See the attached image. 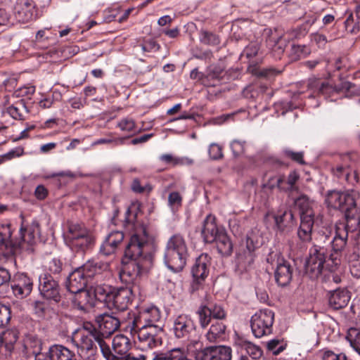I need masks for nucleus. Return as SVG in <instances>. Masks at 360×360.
Masks as SVG:
<instances>
[{"label":"nucleus","mask_w":360,"mask_h":360,"mask_svg":"<svg viewBox=\"0 0 360 360\" xmlns=\"http://www.w3.org/2000/svg\"><path fill=\"white\" fill-rule=\"evenodd\" d=\"M79 269L89 281V279L101 274L103 271H107L109 269V264L102 261L89 260Z\"/></svg>","instance_id":"obj_28"},{"label":"nucleus","mask_w":360,"mask_h":360,"mask_svg":"<svg viewBox=\"0 0 360 360\" xmlns=\"http://www.w3.org/2000/svg\"><path fill=\"white\" fill-rule=\"evenodd\" d=\"M351 347L360 354V328H350L346 336Z\"/></svg>","instance_id":"obj_38"},{"label":"nucleus","mask_w":360,"mask_h":360,"mask_svg":"<svg viewBox=\"0 0 360 360\" xmlns=\"http://www.w3.org/2000/svg\"><path fill=\"white\" fill-rule=\"evenodd\" d=\"M285 214V211L278 215L274 214L273 212H269L264 216V221L267 224H271L273 222L274 223V225L277 229L283 230V221Z\"/></svg>","instance_id":"obj_41"},{"label":"nucleus","mask_w":360,"mask_h":360,"mask_svg":"<svg viewBox=\"0 0 360 360\" xmlns=\"http://www.w3.org/2000/svg\"><path fill=\"white\" fill-rule=\"evenodd\" d=\"M35 360H77L75 354L68 348L60 345H55L51 346L46 358L43 355L38 354L35 356Z\"/></svg>","instance_id":"obj_22"},{"label":"nucleus","mask_w":360,"mask_h":360,"mask_svg":"<svg viewBox=\"0 0 360 360\" xmlns=\"http://www.w3.org/2000/svg\"><path fill=\"white\" fill-rule=\"evenodd\" d=\"M232 350L226 346H213L205 348L196 354V360H231Z\"/></svg>","instance_id":"obj_16"},{"label":"nucleus","mask_w":360,"mask_h":360,"mask_svg":"<svg viewBox=\"0 0 360 360\" xmlns=\"http://www.w3.org/2000/svg\"><path fill=\"white\" fill-rule=\"evenodd\" d=\"M195 324L191 316L180 314L174 318L172 331L178 339H190L195 333Z\"/></svg>","instance_id":"obj_12"},{"label":"nucleus","mask_w":360,"mask_h":360,"mask_svg":"<svg viewBox=\"0 0 360 360\" xmlns=\"http://www.w3.org/2000/svg\"><path fill=\"white\" fill-rule=\"evenodd\" d=\"M161 314L155 307H141L134 316L131 328L148 327V326H161Z\"/></svg>","instance_id":"obj_11"},{"label":"nucleus","mask_w":360,"mask_h":360,"mask_svg":"<svg viewBox=\"0 0 360 360\" xmlns=\"http://www.w3.org/2000/svg\"><path fill=\"white\" fill-rule=\"evenodd\" d=\"M35 92L34 86L26 85L17 89L14 91V96L17 98L26 97L30 98Z\"/></svg>","instance_id":"obj_52"},{"label":"nucleus","mask_w":360,"mask_h":360,"mask_svg":"<svg viewBox=\"0 0 360 360\" xmlns=\"http://www.w3.org/2000/svg\"><path fill=\"white\" fill-rule=\"evenodd\" d=\"M214 242H216L217 250L221 255L229 256L231 255L233 243L225 229L219 232V235H218Z\"/></svg>","instance_id":"obj_32"},{"label":"nucleus","mask_w":360,"mask_h":360,"mask_svg":"<svg viewBox=\"0 0 360 360\" xmlns=\"http://www.w3.org/2000/svg\"><path fill=\"white\" fill-rule=\"evenodd\" d=\"M226 328V326L222 322L213 323L206 333L207 339L211 342L217 341L224 337Z\"/></svg>","instance_id":"obj_36"},{"label":"nucleus","mask_w":360,"mask_h":360,"mask_svg":"<svg viewBox=\"0 0 360 360\" xmlns=\"http://www.w3.org/2000/svg\"><path fill=\"white\" fill-rule=\"evenodd\" d=\"M286 344L279 339H272L267 343V348L274 355H278L285 349Z\"/></svg>","instance_id":"obj_49"},{"label":"nucleus","mask_w":360,"mask_h":360,"mask_svg":"<svg viewBox=\"0 0 360 360\" xmlns=\"http://www.w3.org/2000/svg\"><path fill=\"white\" fill-rule=\"evenodd\" d=\"M311 41L315 43L319 48H323L328 42L326 37L320 33L311 34Z\"/></svg>","instance_id":"obj_62"},{"label":"nucleus","mask_w":360,"mask_h":360,"mask_svg":"<svg viewBox=\"0 0 360 360\" xmlns=\"http://www.w3.org/2000/svg\"><path fill=\"white\" fill-rule=\"evenodd\" d=\"M24 148L22 147H16L11 149L8 153L4 154V157L7 159V161L11 160L15 158L21 157L24 155Z\"/></svg>","instance_id":"obj_64"},{"label":"nucleus","mask_w":360,"mask_h":360,"mask_svg":"<svg viewBox=\"0 0 360 360\" xmlns=\"http://www.w3.org/2000/svg\"><path fill=\"white\" fill-rule=\"evenodd\" d=\"M11 319V311L8 307L0 303V328L8 324Z\"/></svg>","instance_id":"obj_57"},{"label":"nucleus","mask_w":360,"mask_h":360,"mask_svg":"<svg viewBox=\"0 0 360 360\" xmlns=\"http://www.w3.org/2000/svg\"><path fill=\"white\" fill-rule=\"evenodd\" d=\"M18 333L13 330H8L4 332L0 337V342L4 344L8 349H11L14 343L18 340Z\"/></svg>","instance_id":"obj_44"},{"label":"nucleus","mask_w":360,"mask_h":360,"mask_svg":"<svg viewBox=\"0 0 360 360\" xmlns=\"http://www.w3.org/2000/svg\"><path fill=\"white\" fill-rule=\"evenodd\" d=\"M131 188L134 193L141 194H149L153 190V186L150 184L145 183L141 184L139 179L133 180Z\"/></svg>","instance_id":"obj_48"},{"label":"nucleus","mask_w":360,"mask_h":360,"mask_svg":"<svg viewBox=\"0 0 360 360\" xmlns=\"http://www.w3.org/2000/svg\"><path fill=\"white\" fill-rule=\"evenodd\" d=\"M311 49L307 45L292 44L290 51V57L292 60H297L309 55Z\"/></svg>","instance_id":"obj_37"},{"label":"nucleus","mask_w":360,"mask_h":360,"mask_svg":"<svg viewBox=\"0 0 360 360\" xmlns=\"http://www.w3.org/2000/svg\"><path fill=\"white\" fill-rule=\"evenodd\" d=\"M336 175L338 177L344 176L345 180L351 184H354L356 183H358L359 181V176L357 172L355 170H353L349 168H345L341 166L337 167Z\"/></svg>","instance_id":"obj_39"},{"label":"nucleus","mask_w":360,"mask_h":360,"mask_svg":"<svg viewBox=\"0 0 360 360\" xmlns=\"http://www.w3.org/2000/svg\"><path fill=\"white\" fill-rule=\"evenodd\" d=\"M131 332L137 335L139 344L143 347L153 349L162 343L164 333L162 326H148L131 328Z\"/></svg>","instance_id":"obj_7"},{"label":"nucleus","mask_w":360,"mask_h":360,"mask_svg":"<svg viewBox=\"0 0 360 360\" xmlns=\"http://www.w3.org/2000/svg\"><path fill=\"white\" fill-rule=\"evenodd\" d=\"M274 313L269 309L257 311L252 316L250 326L255 338H260L272 333Z\"/></svg>","instance_id":"obj_6"},{"label":"nucleus","mask_w":360,"mask_h":360,"mask_svg":"<svg viewBox=\"0 0 360 360\" xmlns=\"http://www.w3.org/2000/svg\"><path fill=\"white\" fill-rule=\"evenodd\" d=\"M209 266L210 260L207 255L202 254L196 259L191 269L193 278V281L191 284L193 291L199 290L202 285L205 278H207L209 274Z\"/></svg>","instance_id":"obj_14"},{"label":"nucleus","mask_w":360,"mask_h":360,"mask_svg":"<svg viewBox=\"0 0 360 360\" xmlns=\"http://www.w3.org/2000/svg\"><path fill=\"white\" fill-rule=\"evenodd\" d=\"M209 307L213 319L222 320L226 318V312L221 304H214Z\"/></svg>","instance_id":"obj_53"},{"label":"nucleus","mask_w":360,"mask_h":360,"mask_svg":"<svg viewBox=\"0 0 360 360\" xmlns=\"http://www.w3.org/2000/svg\"><path fill=\"white\" fill-rule=\"evenodd\" d=\"M242 347L253 359H258L262 355V349L250 342L244 341L242 344Z\"/></svg>","instance_id":"obj_46"},{"label":"nucleus","mask_w":360,"mask_h":360,"mask_svg":"<svg viewBox=\"0 0 360 360\" xmlns=\"http://www.w3.org/2000/svg\"><path fill=\"white\" fill-rule=\"evenodd\" d=\"M72 342L77 347L78 354L84 359L94 360L97 351L96 342L107 360L105 348L110 349L108 344L100 338L97 329L91 323H84L82 328L77 330L72 336Z\"/></svg>","instance_id":"obj_3"},{"label":"nucleus","mask_w":360,"mask_h":360,"mask_svg":"<svg viewBox=\"0 0 360 360\" xmlns=\"http://www.w3.org/2000/svg\"><path fill=\"white\" fill-rule=\"evenodd\" d=\"M266 43L271 49L274 56L279 58L285 47V41L283 39L282 35L277 34L276 32H271L266 39Z\"/></svg>","instance_id":"obj_31"},{"label":"nucleus","mask_w":360,"mask_h":360,"mask_svg":"<svg viewBox=\"0 0 360 360\" xmlns=\"http://www.w3.org/2000/svg\"><path fill=\"white\" fill-rule=\"evenodd\" d=\"M197 314L200 326L203 328H206L212 318L209 306L207 304L200 305L197 310Z\"/></svg>","instance_id":"obj_40"},{"label":"nucleus","mask_w":360,"mask_h":360,"mask_svg":"<svg viewBox=\"0 0 360 360\" xmlns=\"http://www.w3.org/2000/svg\"><path fill=\"white\" fill-rule=\"evenodd\" d=\"M11 288L15 297L23 298L31 293L33 281L27 274H20L16 276L15 283Z\"/></svg>","instance_id":"obj_23"},{"label":"nucleus","mask_w":360,"mask_h":360,"mask_svg":"<svg viewBox=\"0 0 360 360\" xmlns=\"http://www.w3.org/2000/svg\"><path fill=\"white\" fill-rule=\"evenodd\" d=\"M122 231H115L110 232L106 237L101 246L100 251L105 255H110L114 253L118 245L124 240Z\"/></svg>","instance_id":"obj_26"},{"label":"nucleus","mask_w":360,"mask_h":360,"mask_svg":"<svg viewBox=\"0 0 360 360\" xmlns=\"http://www.w3.org/2000/svg\"><path fill=\"white\" fill-rule=\"evenodd\" d=\"M355 241L354 245H359L360 238V214L351 209L345 214V221L337 222L326 237L332 239L330 241L332 250L340 252L345 248L348 236Z\"/></svg>","instance_id":"obj_2"},{"label":"nucleus","mask_w":360,"mask_h":360,"mask_svg":"<svg viewBox=\"0 0 360 360\" xmlns=\"http://www.w3.org/2000/svg\"><path fill=\"white\" fill-rule=\"evenodd\" d=\"M20 231L22 238V241L19 244L20 246L23 248L25 243L32 246L35 243V236L39 232V225L38 222L33 221L29 229H24L21 228Z\"/></svg>","instance_id":"obj_35"},{"label":"nucleus","mask_w":360,"mask_h":360,"mask_svg":"<svg viewBox=\"0 0 360 360\" xmlns=\"http://www.w3.org/2000/svg\"><path fill=\"white\" fill-rule=\"evenodd\" d=\"M323 360H352L345 353L335 354L330 350L325 351Z\"/></svg>","instance_id":"obj_60"},{"label":"nucleus","mask_w":360,"mask_h":360,"mask_svg":"<svg viewBox=\"0 0 360 360\" xmlns=\"http://www.w3.org/2000/svg\"><path fill=\"white\" fill-rule=\"evenodd\" d=\"M208 154L212 160H219L223 157L222 147L217 143H211L208 148Z\"/></svg>","instance_id":"obj_56"},{"label":"nucleus","mask_w":360,"mask_h":360,"mask_svg":"<svg viewBox=\"0 0 360 360\" xmlns=\"http://www.w3.org/2000/svg\"><path fill=\"white\" fill-rule=\"evenodd\" d=\"M350 300L349 292L347 290L338 289L331 292L329 297V305L334 309L346 307Z\"/></svg>","instance_id":"obj_30"},{"label":"nucleus","mask_w":360,"mask_h":360,"mask_svg":"<svg viewBox=\"0 0 360 360\" xmlns=\"http://www.w3.org/2000/svg\"><path fill=\"white\" fill-rule=\"evenodd\" d=\"M324 248L314 245L305 264V274L311 279L317 278L321 274L326 258Z\"/></svg>","instance_id":"obj_9"},{"label":"nucleus","mask_w":360,"mask_h":360,"mask_svg":"<svg viewBox=\"0 0 360 360\" xmlns=\"http://www.w3.org/2000/svg\"><path fill=\"white\" fill-rule=\"evenodd\" d=\"M314 210L307 207H302L300 213V225L297 231L299 238L303 242L311 240L312 228L314 226Z\"/></svg>","instance_id":"obj_17"},{"label":"nucleus","mask_w":360,"mask_h":360,"mask_svg":"<svg viewBox=\"0 0 360 360\" xmlns=\"http://www.w3.org/2000/svg\"><path fill=\"white\" fill-rule=\"evenodd\" d=\"M46 268L49 273L58 274L62 271L63 263L60 259L53 258L49 262Z\"/></svg>","instance_id":"obj_58"},{"label":"nucleus","mask_w":360,"mask_h":360,"mask_svg":"<svg viewBox=\"0 0 360 360\" xmlns=\"http://www.w3.org/2000/svg\"><path fill=\"white\" fill-rule=\"evenodd\" d=\"M117 126L124 132H134L135 131V122L131 119L124 118L117 123Z\"/></svg>","instance_id":"obj_55"},{"label":"nucleus","mask_w":360,"mask_h":360,"mask_svg":"<svg viewBox=\"0 0 360 360\" xmlns=\"http://www.w3.org/2000/svg\"><path fill=\"white\" fill-rule=\"evenodd\" d=\"M105 354L108 356L107 360H150L153 353L145 350L134 349L124 356H117L112 353L110 349L105 348Z\"/></svg>","instance_id":"obj_27"},{"label":"nucleus","mask_w":360,"mask_h":360,"mask_svg":"<svg viewBox=\"0 0 360 360\" xmlns=\"http://www.w3.org/2000/svg\"><path fill=\"white\" fill-rule=\"evenodd\" d=\"M96 321L98 326L97 333L103 340L117 330L120 324L118 319L106 314L98 316Z\"/></svg>","instance_id":"obj_18"},{"label":"nucleus","mask_w":360,"mask_h":360,"mask_svg":"<svg viewBox=\"0 0 360 360\" xmlns=\"http://www.w3.org/2000/svg\"><path fill=\"white\" fill-rule=\"evenodd\" d=\"M182 198L178 192H172L168 197L169 206L178 207L181 205Z\"/></svg>","instance_id":"obj_63"},{"label":"nucleus","mask_w":360,"mask_h":360,"mask_svg":"<svg viewBox=\"0 0 360 360\" xmlns=\"http://www.w3.org/2000/svg\"><path fill=\"white\" fill-rule=\"evenodd\" d=\"M262 52L260 51V42L258 41H251L248 45H247L243 53H241L242 56H245L248 59L251 60L256 57L259 54H262Z\"/></svg>","instance_id":"obj_42"},{"label":"nucleus","mask_w":360,"mask_h":360,"mask_svg":"<svg viewBox=\"0 0 360 360\" xmlns=\"http://www.w3.org/2000/svg\"><path fill=\"white\" fill-rule=\"evenodd\" d=\"M231 148L234 156H238L245 151V141L234 140L231 143Z\"/></svg>","instance_id":"obj_61"},{"label":"nucleus","mask_w":360,"mask_h":360,"mask_svg":"<svg viewBox=\"0 0 360 360\" xmlns=\"http://www.w3.org/2000/svg\"><path fill=\"white\" fill-rule=\"evenodd\" d=\"M224 73V68L220 65H212L209 66L207 70L205 78L207 82H210V80L219 81L222 77Z\"/></svg>","instance_id":"obj_45"},{"label":"nucleus","mask_w":360,"mask_h":360,"mask_svg":"<svg viewBox=\"0 0 360 360\" xmlns=\"http://www.w3.org/2000/svg\"><path fill=\"white\" fill-rule=\"evenodd\" d=\"M112 347L115 354L124 356L131 348L130 340L124 335H117L113 338Z\"/></svg>","instance_id":"obj_34"},{"label":"nucleus","mask_w":360,"mask_h":360,"mask_svg":"<svg viewBox=\"0 0 360 360\" xmlns=\"http://www.w3.org/2000/svg\"><path fill=\"white\" fill-rule=\"evenodd\" d=\"M64 240L72 250L84 252L94 243L91 232L82 224L70 222L64 233Z\"/></svg>","instance_id":"obj_5"},{"label":"nucleus","mask_w":360,"mask_h":360,"mask_svg":"<svg viewBox=\"0 0 360 360\" xmlns=\"http://www.w3.org/2000/svg\"><path fill=\"white\" fill-rule=\"evenodd\" d=\"M88 282L84 273L79 267L70 274L68 277L66 287L68 290L71 293L77 294V292H80V294H82V292L86 290L84 288L86 286Z\"/></svg>","instance_id":"obj_21"},{"label":"nucleus","mask_w":360,"mask_h":360,"mask_svg":"<svg viewBox=\"0 0 360 360\" xmlns=\"http://www.w3.org/2000/svg\"><path fill=\"white\" fill-rule=\"evenodd\" d=\"M34 4L32 0H18L14 8L16 20L20 22H27L33 18Z\"/></svg>","instance_id":"obj_24"},{"label":"nucleus","mask_w":360,"mask_h":360,"mask_svg":"<svg viewBox=\"0 0 360 360\" xmlns=\"http://www.w3.org/2000/svg\"><path fill=\"white\" fill-rule=\"evenodd\" d=\"M283 153L286 158H288L300 165L305 164L304 160V153L302 152H294L291 150L285 149Z\"/></svg>","instance_id":"obj_59"},{"label":"nucleus","mask_w":360,"mask_h":360,"mask_svg":"<svg viewBox=\"0 0 360 360\" xmlns=\"http://www.w3.org/2000/svg\"><path fill=\"white\" fill-rule=\"evenodd\" d=\"M276 259L271 264L275 267L274 276L278 285H288L292 277V269L290 263L283 257L276 255Z\"/></svg>","instance_id":"obj_15"},{"label":"nucleus","mask_w":360,"mask_h":360,"mask_svg":"<svg viewBox=\"0 0 360 360\" xmlns=\"http://www.w3.org/2000/svg\"><path fill=\"white\" fill-rule=\"evenodd\" d=\"M224 230V228L217 226L214 216L209 214L203 221L201 234L204 241L210 243L214 242L218 235H219V232Z\"/></svg>","instance_id":"obj_25"},{"label":"nucleus","mask_w":360,"mask_h":360,"mask_svg":"<svg viewBox=\"0 0 360 360\" xmlns=\"http://www.w3.org/2000/svg\"><path fill=\"white\" fill-rule=\"evenodd\" d=\"M358 195V193L354 191L341 192L334 190L328 192L325 202L328 207L347 212L355 208Z\"/></svg>","instance_id":"obj_8"},{"label":"nucleus","mask_w":360,"mask_h":360,"mask_svg":"<svg viewBox=\"0 0 360 360\" xmlns=\"http://www.w3.org/2000/svg\"><path fill=\"white\" fill-rule=\"evenodd\" d=\"M22 111L27 112V108L22 101L18 102L15 105L9 106L7 108L8 113L15 120H22L24 119Z\"/></svg>","instance_id":"obj_43"},{"label":"nucleus","mask_w":360,"mask_h":360,"mask_svg":"<svg viewBox=\"0 0 360 360\" xmlns=\"http://www.w3.org/2000/svg\"><path fill=\"white\" fill-rule=\"evenodd\" d=\"M150 360H188L184 352L180 348H174L165 352H153Z\"/></svg>","instance_id":"obj_33"},{"label":"nucleus","mask_w":360,"mask_h":360,"mask_svg":"<svg viewBox=\"0 0 360 360\" xmlns=\"http://www.w3.org/2000/svg\"><path fill=\"white\" fill-rule=\"evenodd\" d=\"M188 248L186 241L180 234L171 236L166 245L164 261L169 269L177 273L183 270L186 264Z\"/></svg>","instance_id":"obj_4"},{"label":"nucleus","mask_w":360,"mask_h":360,"mask_svg":"<svg viewBox=\"0 0 360 360\" xmlns=\"http://www.w3.org/2000/svg\"><path fill=\"white\" fill-rule=\"evenodd\" d=\"M200 40L202 43L207 45H216L219 43L217 35L207 31H201Z\"/></svg>","instance_id":"obj_51"},{"label":"nucleus","mask_w":360,"mask_h":360,"mask_svg":"<svg viewBox=\"0 0 360 360\" xmlns=\"http://www.w3.org/2000/svg\"><path fill=\"white\" fill-rule=\"evenodd\" d=\"M39 290L40 295L46 300L58 302L60 299V287L50 274H44L39 278Z\"/></svg>","instance_id":"obj_13"},{"label":"nucleus","mask_w":360,"mask_h":360,"mask_svg":"<svg viewBox=\"0 0 360 360\" xmlns=\"http://www.w3.org/2000/svg\"><path fill=\"white\" fill-rule=\"evenodd\" d=\"M110 288L106 285H96L91 286L89 289L82 292L81 295L88 297L86 302L89 305L94 304V300L104 302L106 304L108 303V296L112 292Z\"/></svg>","instance_id":"obj_20"},{"label":"nucleus","mask_w":360,"mask_h":360,"mask_svg":"<svg viewBox=\"0 0 360 360\" xmlns=\"http://www.w3.org/2000/svg\"><path fill=\"white\" fill-rule=\"evenodd\" d=\"M285 181V176L283 175H276L270 177L268 181L264 184V186L270 189L278 188L280 189L284 188L283 183Z\"/></svg>","instance_id":"obj_50"},{"label":"nucleus","mask_w":360,"mask_h":360,"mask_svg":"<svg viewBox=\"0 0 360 360\" xmlns=\"http://www.w3.org/2000/svg\"><path fill=\"white\" fill-rule=\"evenodd\" d=\"M134 295L131 288L122 287L114 288L108 296V307L110 309L123 311L127 309L131 303Z\"/></svg>","instance_id":"obj_10"},{"label":"nucleus","mask_w":360,"mask_h":360,"mask_svg":"<svg viewBox=\"0 0 360 360\" xmlns=\"http://www.w3.org/2000/svg\"><path fill=\"white\" fill-rule=\"evenodd\" d=\"M351 274L355 278H360V252L359 245L349 248L345 255Z\"/></svg>","instance_id":"obj_29"},{"label":"nucleus","mask_w":360,"mask_h":360,"mask_svg":"<svg viewBox=\"0 0 360 360\" xmlns=\"http://www.w3.org/2000/svg\"><path fill=\"white\" fill-rule=\"evenodd\" d=\"M11 231L9 225L0 227V262L4 263L14 254V245L10 241Z\"/></svg>","instance_id":"obj_19"},{"label":"nucleus","mask_w":360,"mask_h":360,"mask_svg":"<svg viewBox=\"0 0 360 360\" xmlns=\"http://www.w3.org/2000/svg\"><path fill=\"white\" fill-rule=\"evenodd\" d=\"M342 89V86H333L328 82L318 84V91L326 96H330L334 93L340 92Z\"/></svg>","instance_id":"obj_47"},{"label":"nucleus","mask_w":360,"mask_h":360,"mask_svg":"<svg viewBox=\"0 0 360 360\" xmlns=\"http://www.w3.org/2000/svg\"><path fill=\"white\" fill-rule=\"evenodd\" d=\"M148 241L146 227L143 225L136 226L124 250V256L130 261L124 265L120 276L126 282H135L148 269L150 257L143 255V248Z\"/></svg>","instance_id":"obj_1"},{"label":"nucleus","mask_w":360,"mask_h":360,"mask_svg":"<svg viewBox=\"0 0 360 360\" xmlns=\"http://www.w3.org/2000/svg\"><path fill=\"white\" fill-rule=\"evenodd\" d=\"M345 25L346 30L352 34H356L360 30V21L354 22L352 13H350L347 18Z\"/></svg>","instance_id":"obj_54"}]
</instances>
